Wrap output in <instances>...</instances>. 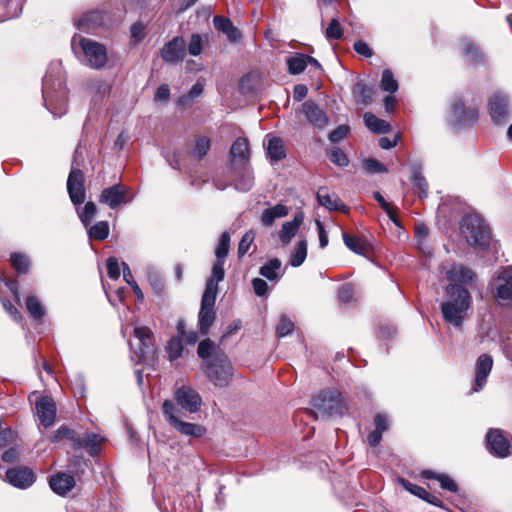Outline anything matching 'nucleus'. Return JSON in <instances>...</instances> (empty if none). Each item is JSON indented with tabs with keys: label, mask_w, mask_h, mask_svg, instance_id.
I'll use <instances>...</instances> for the list:
<instances>
[{
	"label": "nucleus",
	"mask_w": 512,
	"mask_h": 512,
	"mask_svg": "<svg viewBox=\"0 0 512 512\" xmlns=\"http://www.w3.org/2000/svg\"><path fill=\"white\" fill-rule=\"evenodd\" d=\"M42 96L46 108L55 116L67 111V91L60 63H52L43 77Z\"/></svg>",
	"instance_id": "nucleus-1"
},
{
	"label": "nucleus",
	"mask_w": 512,
	"mask_h": 512,
	"mask_svg": "<svg viewBox=\"0 0 512 512\" xmlns=\"http://www.w3.org/2000/svg\"><path fill=\"white\" fill-rule=\"evenodd\" d=\"M446 294L447 300L441 304L443 318L446 322L459 328L471 305L470 293L460 285L449 284Z\"/></svg>",
	"instance_id": "nucleus-2"
},
{
	"label": "nucleus",
	"mask_w": 512,
	"mask_h": 512,
	"mask_svg": "<svg viewBox=\"0 0 512 512\" xmlns=\"http://www.w3.org/2000/svg\"><path fill=\"white\" fill-rule=\"evenodd\" d=\"M62 440H69L74 450L84 449L91 456H96L100 453L103 442V438L99 434L85 432L81 435L64 425L54 431L50 436L52 443H58Z\"/></svg>",
	"instance_id": "nucleus-3"
},
{
	"label": "nucleus",
	"mask_w": 512,
	"mask_h": 512,
	"mask_svg": "<svg viewBox=\"0 0 512 512\" xmlns=\"http://www.w3.org/2000/svg\"><path fill=\"white\" fill-rule=\"evenodd\" d=\"M460 230L470 246L481 250L488 248L491 241L490 229L479 215L472 214L463 217Z\"/></svg>",
	"instance_id": "nucleus-4"
},
{
	"label": "nucleus",
	"mask_w": 512,
	"mask_h": 512,
	"mask_svg": "<svg viewBox=\"0 0 512 512\" xmlns=\"http://www.w3.org/2000/svg\"><path fill=\"white\" fill-rule=\"evenodd\" d=\"M72 48L76 49L77 46L81 49L86 65L93 69L103 68L107 61L106 47L92 39L82 36H74L71 42Z\"/></svg>",
	"instance_id": "nucleus-5"
},
{
	"label": "nucleus",
	"mask_w": 512,
	"mask_h": 512,
	"mask_svg": "<svg viewBox=\"0 0 512 512\" xmlns=\"http://www.w3.org/2000/svg\"><path fill=\"white\" fill-rule=\"evenodd\" d=\"M178 409L171 400H165L162 404V413L165 420L181 435L198 439L203 437L207 429L196 423L186 422L178 416Z\"/></svg>",
	"instance_id": "nucleus-6"
},
{
	"label": "nucleus",
	"mask_w": 512,
	"mask_h": 512,
	"mask_svg": "<svg viewBox=\"0 0 512 512\" xmlns=\"http://www.w3.org/2000/svg\"><path fill=\"white\" fill-rule=\"evenodd\" d=\"M312 406L315 409V415L321 417H330L342 415L345 405L341 398V394L337 390L325 389L319 392L312 399Z\"/></svg>",
	"instance_id": "nucleus-7"
},
{
	"label": "nucleus",
	"mask_w": 512,
	"mask_h": 512,
	"mask_svg": "<svg viewBox=\"0 0 512 512\" xmlns=\"http://www.w3.org/2000/svg\"><path fill=\"white\" fill-rule=\"evenodd\" d=\"M205 372L216 386L225 387L232 377V365L225 353H215L211 360L205 362Z\"/></svg>",
	"instance_id": "nucleus-8"
},
{
	"label": "nucleus",
	"mask_w": 512,
	"mask_h": 512,
	"mask_svg": "<svg viewBox=\"0 0 512 512\" xmlns=\"http://www.w3.org/2000/svg\"><path fill=\"white\" fill-rule=\"evenodd\" d=\"M479 117L478 108L465 106L460 98H455L450 107L449 122L453 128H461L477 122Z\"/></svg>",
	"instance_id": "nucleus-9"
},
{
	"label": "nucleus",
	"mask_w": 512,
	"mask_h": 512,
	"mask_svg": "<svg viewBox=\"0 0 512 512\" xmlns=\"http://www.w3.org/2000/svg\"><path fill=\"white\" fill-rule=\"evenodd\" d=\"M133 198L134 194L130 187L122 184H114L102 190L99 196V202L114 210L130 203Z\"/></svg>",
	"instance_id": "nucleus-10"
},
{
	"label": "nucleus",
	"mask_w": 512,
	"mask_h": 512,
	"mask_svg": "<svg viewBox=\"0 0 512 512\" xmlns=\"http://www.w3.org/2000/svg\"><path fill=\"white\" fill-rule=\"evenodd\" d=\"M136 343H131L137 362H145L153 358L155 347L152 343V331L148 327H135L133 331Z\"/></svg>",
	"instance_id": "nucleus-11"
},
{
	"label": "nucleus",
	"mask_w": 512,
	"mask_h": 512,
	"mask_svg": "<svg viewBox=\"0 0 512 512\" xmlns=\"http://www.w3.org/2000/svg\"><path fill=\"white\" fill-rule=\"evenodd\" d=\"M490 285L493 296L500 304L512 302V267L502 269Z\"/></svg>",
	"instance_id": "nucleus-12"
},
{
	"label": "nucleus",
	"mask_w": 512,
	"mask_h": 512,
	"mask_svg": "<svg viewBox=\"0 0 512 512\" xmlns=\"http://www.w3.org/2000/svg\"><path fill=\"white\" fill-rule=\"evenodd\" d=\"M489 114L496 125H503L511 118L510 101L506 94L495 92L488 100Z\"/></svg>",
	"instance_id": "nucleus-13"
},
{
	"label": "nucleus",
	"mask_w": 512,
	"mask_h": 512,
	"mask_svg": "<svg viewBox=\"0 0 512 512\" xmlns=\"http://www.w3.org/2000/svg\"><path fill=\"white\" fill-rule=\"evenodd\" d=\"M176 403L189 413H196L202 405L199 393L190 386H182L174 393Z\"/></svg>",
	"instance_id": "nucleus-14"
},
{
	"label": "nucleus",
	"mask_w": 512,
	"mask_h": 512,
	"mask_svg": "<svg viewBox=\"0 0 512 512\" xmlns=\"http://www.w3.org/2000/svg\"><path fill=\"white\" fill-rule=\"evenodd\" d=\"M216 297L203 293L201 299V307L198 315L199 328L203 335H206L215 321V302Z\"/></svg>",
	"instance_id": "nucleus-15"
},
{
	"label": "nucleus",
	"mask_w": 512,
	"mask_h": 512,
	"mask_svg": "<svg viewBox=\"0 0 512 512\" xmlns=\"http://www.w3.org/2000/svg\"><path fill=\"white\" fill-rule=\"evenodd\" d=\"M67 191L71 202L80 205L85 201L84 174L80 169L72 168L67 179Z\"/></svg>",
	"instance_id": "nucleus-16"
},
{
	"label": "nucleus",
	"mask_w": 512,
	"mask_h": 512,
	"mask_svg": "<svg viewBox=\"0 0 512 512\" xmlns=\"http://www.w3.org/2000/svg\"><path fill=\"white\" fill-rule=\"evenodd\" d=\"M301 112L307 121L315 128L323 129L329 123L327 113L313 100H307L301 105Z\"/></svg>",
	"instance_id": "nucleus-17"
},
{
	"label": "nucleus",
	"mask_w": 512,
	"mask_h": 512,
	"mask_svg": "<svg viewBox=\"0 0 512 512\" xmlns=\"http://www.w3.org/2000/svg\"><path fill=\"white\" fill-rule=\"evenodd\" d=\"M487 448L491 454L499 458L510 455V443L499 429H491L486 436Z\"/></svg>",
	"instance_id": "nucleus-18"
},
{
	"label": "nucleus",
	"mask_w": 512,
	"mask_h": 512,
	"mask_svg": "<svg viewBox=\"0 0 512 512\" xmlns=\"http://www.w3.org/2000/svg\"><path fill=\"white\" fill-rule=\"evenodd\" d=\"M186 55V43L182 37H175L167 42L162 50L163 60L169 64H177L183 61Z\"/></svg>",
	"instance_id": "nucleus-19"
},
{
	"label": "nucleus",
	"mask_w": 512,
	"mask_h": 512,
	"mask_svg": "<svg viewBox=\"0 0 512 512\" xmlns=\"http://www.w3.org/2000/svg\"><path fill=\"white\" fill-rule=\"evenodd\" d=\"M38 418L43 426L50 427L56 417V404L49 396L40 397L35 404Z\"/></svg>",
	"instance_id": "nucleus-20"
},
{
	"label": "nucleus",
	"mask_w": 512,
	"mask_h": 512,
	"mask_svg": "<svg viewBox=\"0 0 512 512\" xmlns=\"http://www.w3.org/2000/svg\"><path fill=\"white\" fill-rule=\"evenodd\" d=\"M8 482L20 489H26L34 483V474L32 470L24 467L8 469L6 472Z\"/></svg>",
	"instance_id": "nucleus-21"
},
{
	"label": "nucleus",
	"mask_w": 512,
	"mask_h": 512,
	"mask_svg": "<svg viewBox=\"0 0 512 512\" xmlns=\"http://www.w3.org/2000/svg\"><path fill=\"white\" fill-rule=\"evenodd\" d=\"M231 166L236 168L237 165L248 164L250 158V149L248 139L238 137L230 148Z\"/></svg>",
	"instance_id": "nucleus-22"
},
{
	"label": "nucleus",
	"mask_w": 512,
	"mask_h": 512,
	"mask_svg": "<svg viewBox=\"0 0 512 512\" xmlns=\"http://www.w3.org/2000/svg\"><path fill=\"white\" fill-rule=\"evenodd\" d=\"M446 276L453 284L474 286L476 274L469 268L461 265H452L447 271Z\"/></svg>",
	"instance_id": "nucleus-23"
},
{
	"label": "nucleus",
	"mask_w": 512,
	"mask_h": 512,
	"mask_svg": "<svg viewBox=\"0 0 512 512\" xmlns=\"http://www.w3.org/2000/svg\"><path fill=\"white\" fill-rule=\"evenodd\" d=\"M493 359L488 354H482L477 359L476 363V377L473 390L478 392L487 382V377L492 369Z\"/></svg>",
	"instance_id": "nucleus-24"
},
{
	"label": "nucleus",
	"mask_w": 512,
	"mask_h": 512,
	"mask_svg": "<svg viewBox=\"0 0 512 512\" xmlns=\"http://www.w3.org/2000/svg\"><path fill=\"white\" fill-rule=\"evenodd\" d=\"M232 169L235 175V188L242 192L251 190L254 185V176L249 163L237 165Z\"/></svg>",
	"instance_id": "nucleus-25"
},
{
	"label": "nucleus",
	"mask_w": 512,
	"mask_h": 512,
	"mask_svg": "<svg viewBox=\"0 0 512 512\" xmlns=\"http://www.w3.org/2000/svg\"><path fill=\"white\" fill-rule=\"evenodd\" d=\"M318 203L329 209L342 212H348V207L340 200L335 193H330L327 187H320L317 191Z\"/></svg>",
	"instance_id": "nucleus-26"
},
{
	"label": "nucleus",
	"mask_w": 512,
	"mask_h": 512,
	"mask_svg": "<svg viewBox=\"0 0 512 512\" xmlns=\"http://www.w3.org/2000/svg\"><path fill=\"white\" fill-rule=\"evenodd\" d=\"M267 156L272 162H277L286 157L284 142L281 138L267 135L263 141Z\"/></svg>",
	"instance_id": "nucleus-27"
},
{
	"label": "nucleus",
	"mask_w": 512,
	"mask_h": 512,
	"mask_svg": "<svg viewBox=\"0 0 512 512\" xmlns=\"http://www.w3.org/2000/svg\"><path fill=\"white\" fill-rule=\"evenodd\" d=\"M411 176L410 181L412 183L414 192L419 195L420 198L427 197L428 195V183L422 174V164L418 161L410 164Z\"/></svg>",
	"instance_id": "nucleus-28"
},
{
	"label": "nucleus",
	"mask_w": 512,
	"mask_h": 512,
	"mask_svg": "<svg viewBox=\"0 0 512 512\" xmlns=\"http://www.w3.org/2000/svg\"><path fill=\"white\" fill-rule=\"evenodd\" d=\"M49 485L58 495H66L75 486V479L68 473L60 472L52 476Z\"/></svg>",
	"instance_id": "nucleus-29"
},
{
	"label": "nucleus",
	"mask_w": 512,
	"mask_h": 512,
	"mask_svg": "<svg viewBox=\"0 0 512 512\" xmlns=\"http://www.w3.org/2000/svg\"><path fill=\"white\" fill-rule=\"evenodd\" d=\"M224 263L221 259H216L210 278L207 280L206 287L204 290L205 294L217 296L218 294V283L224 279Z\"/></svg>",
	"instance_id": "nucleus-30"
},
{
	"label": "nucleus",
	"mask_w": 512,
	"mask_h": 512,
	"mask_svg": "<svg viewBox=\"0 0 512 512\" xmlns=\"http://www.w3.org/2000/svg\"><path fill=\"white\" fill-rule=\"evenodd\" d=\"M304 216L302 213H296L293 220L285 222L280 231L279 239L283 245H287L291 242L292 238L296 235L300 225L303 223Z\"/></svg>",
	"instance_id": "nucleus-31"
},
{
	"label": "nucleus",
	"mask_w": 512,
	"mask_h": 512,
	"mask_svg": "<svg viewBox=\"0 0 512 512\" xmlns=\"http://www.w3.org/2000/svg\"><path fill=\"white\" fill-rule=\"evenodd\" d=\"M103 24V14L98 11H90L76 21L79 30L90 32Z\"/></svg>",
	"instance_id": "nucleus-32"
},
{
	"label": "nucleus",
	"mask_w": 512,
	"mask_h": 512,
	"mask_svg": "<svg viewBox=\"0 0 512 512\" xmlns=\"http://www.w3.org/2000/svg\"><path fill=\"white\" fill-rule=\"evenodd\" d=\"M288 213L289 208L281 203H278L273 207L265 209L262 212L260 221L263 226L271 227L277 219L287 216Z\"/></svg>",
	"instance_id": "nucleus-33"
},
{
	"label": "nucleus",
	"mask_w": 512,
	"mask_h": 512,
	"mask_svg": "<svg viewBox=\"0 0 512 512\" xmlns=\"http://www.w3.org/2000/svg\"><path fill=\"white\" fill-rule=\"evenodd\" d=\"M214 27L227 35L228 39L232 42H236L240 38V32L230 19L223 16H215L213 19Z\"/></svg>",
	"instance_id": "nucleus-34"
},
{
	"label": "nucleus",
	"mask_w": 512,
	"mask_h": 512,
	"mask_svg": "<svg viewBox=\"0 0 512 512\" xmlns=\"http://www.w3.org/2000/svg\"><path fill=\"white\" fill-rule=\"evenodd\" d=\"M421 476L425 479H435L440 483V486L444 490L450 492H457L458 485L456 482L447 474L436 473L432 470H423Z\"/></svg>",
	"instance_id": "nucleus-35"
},
{
	"label": "nucleus",
	"mask_w": 512,
	"mask_h": 512,
	"mask_svg": "<svg viewBox=\"0 0 512 512\" xmlns=\"http://www.w3.org/2000/svg\"><path fill=\"white\" fill-rule=\"evenodd\" d=\"M363 118L366 127L372 132L387 133L391 129L390 124L387 121L376 117L370 112H366Z\"/></svg>",
	"instance_id": "nucleus-36"
},
{
	"label": "nucleus",
	"mask_w": 512,
	"mask_h": 512,
	"mask_svg": "<svg viewBox=\"0 0 512 512\" xmlns=\"http://www.w3.org/2000/svg\"><path fill=\"white\" fill-rule=\"evenodd\" d=\"M461 46L467 62L477 63L482 61L483 53L473 41L469 39H463L461 41Z\"/></svg>",
	"instance_id": "nucleus-37"
},
{
	"label": "nucleus",
	"mask_w": 512,
	"mask_h": 512,
	"mask_svg": "<svg viewBox=\"0 0 512 512\" xmlns=\"http://www.w3.org/2000/svg\"><path fill=\"white\" fill-rule=\"evenodd\" d=\"M353 94L359 103L367 105L372 101L375 91L373 87L358 82L353 88Z\"/></svg>",
	"instance_id": "nucleus-38"
},
{
	"label": "nucleus",
	"mask_w": 512,
	"mask_h": 512,
	"mask_svg": "<svg viewBox=\"0 0 512 512\" xmlns=\"http://www.w3.org/2000/svg\"><path fill=\"white\" fill-rule=\"evenodd\" d=\"M342 237H343V241H344L345 245L351 251H353L357 254H365L366 251L368 250L367 243L364 240H362L358 237L351 236L345 232L343 233Z\"/></svg>",
	"instance_id": "nucleus-39"
},
{
	"label": "nucleus",
	"mask_w": 512,
	"mask_h": 512,
	"mask_svg": "<svg viewBox=\"0 0 512 512\" xmlns=\"http://www.w3.org/2000/svg\"><path fill=\"white\" fill-rule=\"evenodd\" d=\"M306 59L307 55L300 53L289 57L286 61L289 73L296 75L303 72L307 67Z\"/></svg>",
	"instance_id": "nucleus-40"
},
{
	"label": "nucleus",
	"mask_w": 512,
	"mask_h": 512,
	"mask_svg": "<svg viewBox=\"0 0 512 512\" xmlns=\"http://www.w3.org/2000/svg\"><path fill=\"white\" fill-rule=\"evenodd\" d=\"M109 235V224L107 221H99L94 225H89L88 236L94 240H104Z\"/></svg>",
	"instance_id": "nucleus-41"
},
{
	"label": "nucleus",
	"mask_w": 512,
	"mask_h": 512,
	"mask_svg": "<svg viewBox=\"0 0 512 512\" xmlns=\"http://www.w3.org/2000/svg\"><path fill=\"white\" fill-rule=\"evenodd\" d=\"M280 268L281 261L278 258H273L260 268V274L268 280H277Z\"/></svg>",
	"instance_id": "nucleus-42"
},
{
	"label": "nucleus",
	"mask_w": 512,
	"mask_h": 512,
	"mask_svg": "<svg viewBox=\"0 0 512 512\" xmlns=\"http://www.w3.org/2000/svg\"><path fill=\"white\" fill-rule=\"evenodd\" d=\"M221 352L220 349L214 346V343L210 339L202 340L197 349L198 356L206 362L214 357L215 353Z\"/></svg>",
	"instance_id": "nucleus-43"
},
{
	"label": "nucleus",
	"mask_w": 512,
	"mask_h": 512,
	"mask_svg": "<svg viewBox=\"0 0 512 512\" xmlns=\"http://www.w3.org/2000/svg\"><path fill=\"white\" fill-rule=\"evenodd\" d=\"M96 213H97V206L92 201L87 202L82 209H77V214H78L82 224L86 228L89 227V225L91 224Z\"/></svg>",
	"instance_id": "nucleus-44"
},
{
	"label": "nucleus",
	"mask_w": 512,
	"mask_h": 512,
	"mask_svg": "<svg viewBox=\"0 0 512 512\" xmlns=\"http://www.w3.org/2000/svg\"><path fill=\"white\" fill-rule=\"evenodd\" d=\"M306 256H307V243L305 240H301L296 244L295 249H294L293 253L291 254L290 264L293 267H299L305 261Z\"/></svg>",
	"instance_id": "nucleus-45"
},
{
	"label": "nucleus",
	"mask_w": 512,
	"mask_h": 512,
	"mask_svg": "<svg viewBox=\"0 0 512 512\" xmlns=\"http://www.w3.org/2000/svg\"><path fill=\"white\" fill-rule=\"evenodd\" d=\"M211 147V141L208 137L198 136L195 141L194 148L192 150V155L201 160L209 151Z\"/></svg>",
	"instance_id": "nucleus-46"
},
{
	"label": "nucleus",
	"mask_w": 512,
	"mask_h": 512,
	"mask_svg": "<svg viewBox=\"0 0 512 512\" xmlns=\"http://www.w3.org/2000/svg\"><path fill=\"white\" fill-rule=\"evenodd\" d=\"M28 313L35 320H40L44 316V308L41 302L34 296H29L26 300Z\"/></svg>",
	"instance_id": "nucleus-47"
},
{
	"label": "nucleus",
	"mask_w": 512,
	"mask_h": 512,
	"mask_svg": "<svg viewBox=\"0 0 512 512\" xmlns=\"http://www.w3.org/2000/svg\"><path fill=\"white\" fill-rule=\"evenodd\" d=\"M11 265L18 273H27L30 267L29 258L22 253L11 254Z\"/></svg>",
	"instance_id": "nucleus-48"
},
{
	"label": "nucleus",
	"mask_w": 512,
	"mask_h": 512,
	"mask_svg": "<svg viewBox=\"0 0 512 512\" xmlns=\"http://www.w3.org/2000/svg\"><path fill=\"white\" fill-rule=\"evenodd\" d=\"M380 87L383 91L395 93L398 90V82L395 80L393 73L386 69L382 73Z\"/></svg>",
	"instance_id": "nucleus-49"
},
{
	"label": "nucleus",
	"mask_w": 512,
	"mask_h": 512,
	"mask_svg": "<svg viewBox=\"0 0 512 512\" xmlns=\"http://www.w3.org/2000/svg\"><path fill=\"white\" fill-rule=\"evenodd\" d=\"M373 197L379 203L381 208L386 212L389 219L393 221L396 225H399V220L396 215V209L385 200V198L381 195L380 192H374Z\"/></svg>",
	"instance_id": "nucleus-50"
},
{
	"label": "nucleus",
	"mask_w": 512,
	"mask_h": 512,
	"mask_svg": "<svg viewBox=\"0 0 512 512\" xmlns=\"http://www.w3.org/2000/svg\"><path fill=\"white\" fill-rule=\"evenodd\" d=\"M230 247V235L228 232H223L220 236L218 245L215 250L216 259H221L225 261L226 256L228 255Z\"/></svg>",
	"instance_id": "nucleus-51"
},
{
	"label": "nucleus",
	"mask_w": 512,
	"mask_h": 512,
	"mask_svg": "<svg viewBox=\"0 0 512 512\" xmlns=\"http://www.w3.org/2000/svg\"><path fill=\"white\" fill-rule=\"evenodd\" d=\"M167 352L169 354L170 360H176L179 358L183 351L182 341L178 337H173L169 340L168 345L166 347Z\"/></svg>",
	"instance_id": "nucleus-52"
},
{
	"label": "nucleus",
	"mask_w": 512,
	"mask_h": 512,
	"mask_svg": "<svg viewBox=\"0 0 512 512\" xmlns=\"http://www.w3.org/2000/svg\"><path fill=\"white\" fill-rule=\"evenodd\" d=\"M255 239V232L253 230L247 231L241 238L238 245V256L243 257L250 249L251 244Z\"/></svg>",
	"instance_id": "nucleus-53"
},
{
	"label": "nucleus",
	"mask_w": 512,
	"mask_h": 512,
	"mask_svg": "<svg viewBox=\"0 0 512 512\" xmlns=\"http://www.w3.org/2000/svg\"><path fill=\"white\" fill-rule=\"evenodd\" d=\"M363 169L370 174L387 172V168L381 162L373 158L363 161Z\"/></svg>",
	"instance_id": "nucleus-54"
},
{
	"label": "nucleus",
	"mask_w": 512,
	"mask_h": 512,
	"mask_svg": "<svg viewBox=\"0 0 512 512\" xmlns=\"http://www.w3.org/2000/svg\"><path fill=\"white\" fill-rule=\"evenodd\" d=\"M329 158L334 164L340 167H346L349 164L347 155L338 147L331 149Z\"/></svg>",
	"instance_id": "nucleus-55"
},
{
	"label": "nucleus",
	"mask_w": 512,
	"mask_h": 512,
	"mask_svg": "<svg viewBox=\"0 0 512 512\" xmlns=\"http://www.w3.org/2000/svg\"><path fill=\"white\" fill-rule=\"evenodd\" d=\"M325 34H326L327 39H329V40H331V39L338 40L342 37L343 30H342V27L337 18H333L331 20L329 26L326 29Z\"/></svg>",
	"instance_id": "nucleus-56"
},
{
	"label": "nucleus",
	"mask_w": 512,
	"mask_h": 512,
	"mask_svg": "<svg viewBox=\"0 0 512 512\" xmlns=\"http://www.w3.org/2000/svg\"><path fill=\"white\" fill-rule=\"evenodd\" d=\"M400 483L405 490L421 499H424V497H429V493L423 487L413 484L405 479H400Z\"/></svg>",
	"instance_id": "nucleus-57"
},
{
	"label": "nucleus",
	"mask_w": 512,
	"mask_h": 512,
	"mask_svg": "<svg viewBox=\"0 0 512 512\" xmlns=\"http://www.w3.org/2000/svg\"><path fill=\"white\" fill-rule=\"evenodd\" d=\"M294 330V323L286 316H281L280 322L277 325L276 333L279 337H285L292 333Z\"/></svg>",
	"instance_id": "nucleus-58"
},
{
	"label": "nucleus",
	"mask_w": 512,
	"mask_h": 512,
	"mask_svg": "<svg viewBox=\"0 0 512 512\" xmlns=\"http://www.w3.org/2000/svg\"><path fill=\"white\" fill-rule=\"evenodd\" d=\"M148 280L157 294H161L164 290V281L162 276L156 271H149Z\"/></svg>",
	"instance_id": "nucleus-59"
},
{
	"label": "nucleus",
	"mask_w": 512,
	"mask_h": 512,
	"mask_svg": "<svg viewBox=\"0 0 512 512\" xmlns=\"http://www.w3.org/2000/svg\"><path fill=\"white\" fill-rule=\"evenodd\" d=\"M203 92V85L200 82H196L190 89L186 96L179 99V104L185 105L189 100L200 96Z\"/></svg>",
	"instance_id": "nucleus-60"
},
{
	"label": "nucleus",
	"mask_w": 512,
	"mask_h": 512,
	"mask_svg": "<svg viewBox=\"0 0 512 512\" xmlns=\"http://www.w3.org/2000/svg\"><path fill=\"white\" fill-rule=\"evenodd\" d=\"M107 272L111 279L116 280L120 277L119 262L115 257H109L107 259Z\"/></svg>",
	"instance_id": "nucleus-61"
},
{
	"label": "nucleus",
	"mask_w": 512,
	"mask_h": 512,
	"mask_svg": "<svg viewBox=\"0 0 512 512\" xmlns=\"http://www.w3.org/2000/svg\"><path fill=\"white\" fill-rule=\"evenodd\" d=\"M188 51L191 55L197 56L202 51V39L200 35L193 34L190 38V42L188 44Z\"/></svg>",
	"instance_id": "nucleus-62"
},
{
	"label": "nucleus",
	"mask_w": 512,
	"mask_h": 512,
	"mask_svg": "<svg viewBox=\"0 0 512 512\" xmlns=\"http://www.w3.org/2000/svg\"><path fill=\"white\" fill-rule=\"evenodd\" d=\"M349 133V127L346 125H340L329 134V140L333 143L340 142Z\"/></svg>",
	"instance_id": "nucleus-63"
},
{
	"label": "nucleus",
	"mask_w": 512,
	"mask_h": 512,
	"mask_svg": "<svg viewBox=\"0 0 512 512\" xmlns=\"http://www.w3.org/2000/svg\"><path fill=\"white\" fill-rule=\"evenodd\" d=\"M145 27L141 22H136L131 26L130 33L131 38L135 42H140L145 36Z\"/></svg>",
	"instance_id": "nucleus-64"
}]
</instances>
